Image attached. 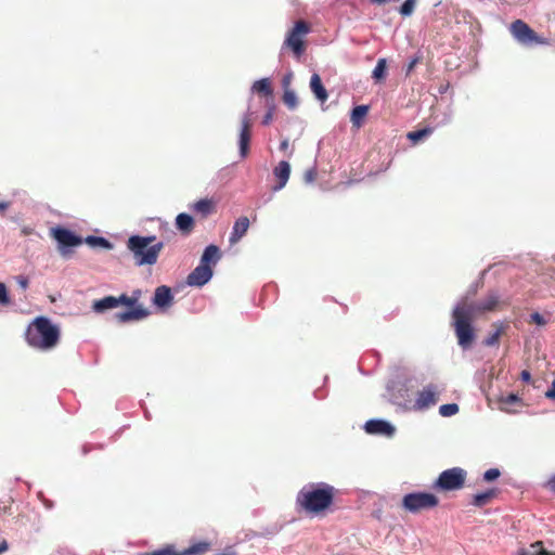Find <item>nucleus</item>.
<instances>
[{
  "mask_svg": "<svg viewBox=\"0 0 555 555\" xmlns=\"http://www.w3.org/2000/svg\"><path fill=\"white\" fill-rule=\"evenodd\" d=\"M457 412H459V405L456 403L442 404L439 408L440 415L444 416V417L453 416Z\"/></svg>",
  "mask_w": 555,
  "mask_h": 555,
  "instance_id": "nucleus-34",
  "label": "nucleus"
},
{
  "mask_svg": "<svg viewBox=\"0 0 555 555\" xmlns=\"http://www.w3.org/2000/svg\"><path fill=\"white\" fill-rule=\"evenodd\" d=\"M25 338L29 346L49 350L57 345L60 330L48 318L38 317L27 327Z\"/></svg>",
  "mask_w": 555,
  "mask_h": 555,
  "instance_id": "nucleus-4",
  "label": "nucleus"
},
{
  "mask_svg": "<svg viewBox=\"0 0 555 555\" xmlns=\"http://www.w3.org/2000/svg\"><path fill=\"white\" fill-rule=\"evenodd\" d=\"M422 61L423 56L421 54H416L415 56H413L406 66L405 75L409 76L413 72L415 66Z\"/></svg>",
  "mask_w": 555,
  "mask_h": 555,
  "instance_id": "nucleus-38",
  "label": "nucleus"
},
{
  "mask_svg": "<svg viewBox=\"0 0 555 555\" xmlns=\"http://www.w3.org/2000/svg\"><path fill=\"white\" fill-rule=\"evenodd\" d=\"M386 68H387L386 60L379 59L377 61V64H376L374 70H373V78L376 80H380V79L385 78Z\"/></svg>",
  "mask_w": 555,
  "mask_h": 555,
  "instance_id": "nucleus-32",
  "label": "nucleus"
},
{
  "mask_svg": "<svg viewBox=\"0 0 555 555\" xmlns=\"http://www.w3.org/2000/svg\"><path fill=\"white\" fill-rule=\"evenodd\" d=\"M150 314L149 310L142 307L133 308L132 310L119 312L116 314V319L121 323L130 321H138L146 318Z\"/></svg>",
  "mask_w": 555,
  "mask_h": 555,
  "instance_id": "nucleus-18",
  "label": "nucleus"
},
{
  "mask_svg": "<svg viewBox=\"0 0 555 555\" xmlns=\"http://www.w3.org/2000/svg\"><path fill=\"white\" fill-rule=\"evenodd\" d=\"M545 397L555 400V379L552 382L551 387L546 390Z\"/></svg>",
  "mask_w": 555,
  "mask_h": 555,
  "instance_id": "nucleus-44",
  "label": "nucleus"
},
{
  "mask_svg": "<svg viewBox=\"0 0 555 555\" xmlns=\"http://www.w3.org/2000/svg\"><path fill=\"white\" fill-rule=\"evenodd\" d=\"M512 36L522 46H546L548 40L538 35L526 22L522 20L514 21L509 26Z\"/></svg>",
  "mask_w": 555,
  "mask_h": 555,
  "instance_id": "nucleus-5",
  "label": "nucleus"
},
{
  "mask_svg": "<svg viewBox=\"0 0 555 555\" xmlns=\"http://www.w3.org/2000/svg\"><path fill=\"white\" fill-rule=\"evenodd\" d=\"M153 304L162 310L168 309L173 304L171 288L166 285L156 287Z\"/></svg>",
  "mask_w": 555,
  "mask_h": 555,
  "instance_id": "nucleus-15",
  "label": "nucleus"
},
{
  "mask_svg": "<svg viewBox=\"0 0 555 555\" xmlns=\"http://www.w3.org/2000/svg\"><path fill=\"white\" fill-rule=\"evenodd\" d=\"M193 209L196 212L201 214L203 217H207L215 210V205L211 199L204 198V199L196 202L193 205Z\"/></svg>",
  "mask_w": 555,
  "mask_h": 555,
  "instance_id": "nucleus-26",
  "label": "nucleus"
},
{
  "mask_svg": "<svg viewBox=\"0 0 555 555\" xmlns=\"http://www.w3.org/2000/svg\"><path fill=\"white\" fill-rule=\"evenodd\" d=\"M292 81H293V73H287L286 75H284V77L282 78L283 91L291 90Z\"/></svg>",
  "mask_w": 555,
  "mask_h": 555,
  "instance_id": "nucleus-41",
  "label": "nucleus"
},
{
  "mask_svg": "<svg viewBox=\"0 0 555 555\" xmlns=\"http://www.w3.org/2000/svg\"><path fill=\"white\" fill-rule=\"evenodd\" d=\"M499 305V296L495 293H490L485 299L477 304L463 300L453 309L452 325L457 343L463 349L470 348L475 340V331L472 325L473 320L478 314L496 310Z\"/></svg>",
  "mask_w": 555,
  "mask_h": 555,
  "instance_id": "nucleus-1",
  "label": "nucleus"
},
{
  "mask_svg": "<svg viewBox=\"0 0 555 555\" xmlns=\"http://www.w3.org/2000/svg\"><path fill=\"white\" fill-rule=\"evenodd\" d=\"M137 301H138V297H129L126 294H121L118 297V306L119 305H124V306H127V307H134Z\"/></svg>",
  "mask_w": 555,
  "mask_h": 555,
  "instance_id": "nucleus-37",
  "label": "nucleus"
},
{
  "mask_svg": "<svg viewBox=\"0 0 555 555\" xmlns=\"http://www.w3.org/2000/svg\"><path fill=\"white\" fill-rule=\"evenodd\" d=\"M550 553L551 552L544 547V543L542 541H535L528 547H520L517 551V555H550Z\"/></svg>",
  "mask_w": 555,
  "mask_h": 555,
  "instance_id": "nucleus-22",
  "label": "nucleus"
},
{
  "mask_svg": "<svg viewBox=\"0 0 555 555\" xmlns=\"http://www.w3.org/2000/svg\"><path fill=\"white\" fill-rule=\"evenodd\" d=\"M10 302L8 288L4 283L0 282V306H8Z\"/></svg>",
  "mask_w": 555,
  "mask_h": 555,
  "instance_id": "nucleus-36",
  "label": "nucleus"
},
{
  "mask_svg": "<svg viewBox=\"0 0 555 555\" xmlns=\"http://www.w3.org/2000/svg\"><path fill=\"white\" fill-rule=\"evenodd\" d=\"M9 545L4 539H0V554L8 550Z\"/></svg>",
  "mask_w": 555,
  "mask_h": 555,
  "instance_id": "nucleus-46",
  "label": "nucleus"
},
{
  "mask_svg": "<svg viewBox=\"0 0 555 555\" xmlns=\"http://www.w3.org/2000/svg\"><path fill=\"white\" fill-rule=\"evenodd\" d=\"M337 490L326 482L308 483L300 489L296 504L310 514L325 512L333 504Z\"/></svg>",
  "mask_w": 555,
  "mask_h": 555,
  "instance_id": "nucleus-2",
  "label": "nucleus"
},
{
  "mask_svg": "<svg viewBox=\"0 0 555 555\" xmlns=\"http://www.w3.org/2000/svg\"><path fill=\"white\" fill-rule=\"evenodd\" d=\"M501 475L500 470L498 468H490L488 470L485 472L483 474V480L486 481H493L495 480L496 478H499Z\"/></svg>",
  "mask_w": 555,
  "mask_h": 555,
  "instance_id": "nucleus-39",
  "label": "nucleus"
},
{
  "mask_svg": "<svg viewBox=\"0 0 555 555\" xmlns=\"http://www.w3.org/2000/svg\"><path fill=\"white\" fill-rule=\"evenodd\" d=\"M16 282L22 289H27L29 282L26 276H24V275L16 276Z\"/></svg>",
  "mask_w": 555,
  "mask_h": 555,
  "instance_id": "nucleus-43",
  "label": "nucleus"
},
{
  "mask_svg": "<svg viewBox=\"0 0 555 555\" xmlns=\"http://www.w3.org/2000/svg\"><path fill=\"white\" fill-rule=\"evenodd\" d=\"M520 398L515 393H508L507 396H502L499 400L501 404V410L509 412V406L519 402Z\"/></svg>",
  "mask_w": 555,
  "mask_h": 555,
  "instance_id": "nucleus-31",
  "label": "nucleus"
},
{
  "mask_svg": "<svg viewBox=\"0 0 555 555\" xmlns=\"http://www.w3.org/2000/svg\"><path fill=\"white\" fill-rule=\"evenodd\" d=\"M126 246L132 256L133 263L137 267H143L156 264L165 245L163 242H156L155 235H131Z\"/></svg>",
  "mask_w": 555,
  "mask_h": 555,
  "instance_id": "nucleus-3",
  "label": "nucleus"
},
{
  "mask_svg": "<svg viewBox=\"0 0 555 555\" xmlns=\"http://www.w3.org/2000/svg\"><path fill=\"white\" fill-rule=\"evenodd\" d=\"M251 138V118L246 114L242 119V128L240 131V155L245 158L249 153V143Z\"/></svg>",
  "mask_w": 555,
  "mask_h": 555,
  "instance_id": "nucleus-12",
  "label": "nucleus"
},
{
  "mask_svg": "<svg viewBox=\"0 0 555 555\" xmlns=\"http://www.w3.org/2000/svg\"><path fill=\"white\" fill-rule=\"evenodd\" d=\"M210 542L198 541L182 551H177L175 545L167 544L163 548L153 552H146L141 555H205L210 551Z\"/></svg>",
  "mask_w": 555,
  "mask_h": 555,
  "instance_id": "nucleus-10",
  "label": "nucleus"
},
{
  "mask_svg": "<svg viewBox=\"0 0 555 555\" xmlns=\"http://www.w3.org/2000/svg\"><path fill=\"white\" fill-rule=\"evenodd\" d=\"M249 228V219L247 217H240L233 225L230 243L236 244L247 232Z\"/></svg>",
  "mask_w": 555,
  "mask_h": 555,
  "instance_id": "nucleus-17",
  "label": "nucleus"
},
{
  "mask_svg": "<svg viewBox=\"0 0 555 555\" xmlns=\"http://www.w3.org/2000/svg\"><path fill=\"white\" fill-rule=\"evenodd\" d=\"M253 91L266 96L272 95V88L268 78L257 80L253 85Z\"/></svg>",
  "mask_w": 555,
  "mask_h": 555,
  "instance_id": "nucleus-27",
  "label": "nucleus"
},
{
  "mask_svg": "<svg viewBox=\"0 0 555 555\" xmlns=\"http://www.w3.org/2000/svg\"><path fill=\"white\" fill-rule=\"evenodd\" d=\"M503 333V327L500 325L496 327V330L490 334L483 341L486 346H495L499 344L500 337Z\"/></svg>",
  "mask_w": 555,
  "mask_h": 555,
  "instance_id": "nucleus-35",
  "label": "nucleus"
},
{
  "mask_svg": "<svg viewBox=\"0 0 555 555\" xmlns=\"http://www.w3.org/2000/svg\"><path fill=\"white\" fill-rule=\"evenodd\" d=\"M417 4V0H405L399 8V13L402 16H410L414 12Z\"/></svg>",
  "mask_w": 555,
  "mask_h": 555,
  "instance_id": "nucleus-33",
  "label": "nucleus"
},
{
  "mask_svg": "<svg viewBox=\"0 0 555 555\" xmlns=\"http://www.w3.org/2000/svg\"><path fill=\"white\" fill-rule=\"evenodd\" d=\"M310 24L300 20L288 31L284 46L289 48L295 56L300 57L306 51L304 38L310 33Z\"/></svg>",
  "mask_w": 555,
  "mask_h": 555,
  "instance_id": "nucleus-8",
  "label": "nucleus"
},
{
  "mask_svg": "<svg viewBox=\"0 0 555 555\" xmlns=\"http://www.w3.org/2000/svg\"><path fill=\"white\" fill-rule=\"evenodd\" d=\"M530 323H534L537 325L543 326L546 324V321L542 314H540L539 312H533L530 315Z\"/></svg>",
  "mask_w": 555,
  "mask_h": 555,
  "instance_id": "nucleus-40",
  "label": "nucleus"
},
{
  "mask_svg": "<svg viewBox=\"0 0 555 555\" xmlns=\"http://www.w3.org/2000/svg\"><path fill=\"white\" fill-rule=\"evenodd\" d=\"M547 486H548V488H550L553 492H555V476H553V477L548 480Z\"/></svg>",
  "mask_w": 555,
  "mask_h": 555,
  "instance_id": "nucleus-48",
  "label": "nucleus"
},
{
  "mask_svg": "<svg viewBox=\"0 0 555 555\" xmlns=\"http://www.w3.org/2000/svg\"><path fill=\"white\" fill-rule=\"evenodd\" d=\"M365 431L371 435H382L391 437L395 434V427L383 420H370L365 423Z\"/></svg>",
  "mask_w": 555,
  "mask_h": 555,
  "instance_id": "nucleus-14",
  "label": "nucleus"
},
{
  "mask_svg": "<svg viewBox=\"0 0 555 555\" xmlns=\"http://www.w3.org/2000/svg\"><path fill=\"white\" fill-rule=\"evenodd\" d=\"M212 276V269L210 266L199 263L186 278V283L190 286H203Z\"/></svg>",
  "mask_w": 555,
  "mask_h": 555,
  "instance_id": "nucleus-11",
  "label": "nucleus"
},
{
  "mask_svg": "<svg viewBox=\"0 0 555 555\" xmlns=\"http://www.w3.org/2000/svg\"><path fill=\"white\" fill-rule=\"evenodd\" d=\"M369 113V106L366 105H358L351 111L350 120L352 126L356 128H361L364 121L365 116Z\"/></svg>",
  "mask_w": 555,
  "mask_h": 555,
  "instance_id": "nucleus-24",
  "label": "nucleus"
},
{
  "mask_svg": "<svg viewBox=\"0 0 555 555\" xmlns=\"http://www.w3.org/2000/svg\"><path fill=\"white\" fill-rule=\"evenodd\" d=\"M220 259V250L219 247L216 245H209L205 248L202 258L201 263L210 266V263L215 264Z\"/></svg>",
  "mask_w": 555,
  "mask_h": 555,
  "instance_id": "nucleus-23",
  "label": "nucleus"
},
{
  "mask_svg": "<svg viewBox=\"0 0 555 555\" xmlns=\"http://www.w3.org/2000/svg\"><path fill=\"white\" fill-rule=\"evenodd\" d=\"M520 378L521 380L524 382H530L531 380V374L529 371L527 370H524L521 373H520Z\"/></svg>",
  "mask_w": 555,
  "mask_h": 555,
  "instance_id": "nucleus-45",
  "label": "nucleus"
},
{
  "mask_svg": "<svg viewBox=\"0 0 555 555\" xmlns=\"http://www.w3.org/2000/svg\"><path fill=\"white\" fill-rule=\"evenodd\" d=\"M9 206H10L9 202H0V215H3Z\"/></svg>",
  "mask_w": 555,
  "mask_h": 555,
  "instance_id": "nucleus-47",
  "label": "nucleus"
},
{
  "mask_svg": "<svg viewBox=\"0 0 555 555\" xmlns=\"http://www.w3.org/2000/svg\"><path fill=\"white\" fill-rule=\"evenodd\" d=\"M433 133V128L426 127L420 130L410 131L406 137L413 143L417 144L423 139L427 138Z\"/></svg>",
  "mask_w": 555,
  "mask_h": 555,
  "instance_id": "nucleus-28",
  "label": "nucleus"
},
{
  "mask_svg": "<svg viewBox=\"0 0 555 555\" xmlns=\"http://www.w3.org/2000/svg\"><path fill=\"white\" fill-rule=\"evenodd\" d=\"M86 243L92 247H102L104 249L113 248V244L108 240L101 236L90 235L86 238Z\"/></svg>",
  "mask_w": 555,
  "mask_h": 555,
  "instance_id": "nucleus-29",
  "label": "nucleus"
},
{
  "mask_svg": "<svg viewBox=\"0 0 555 555\" xmlns=\"http://www.w3.org/2000/svg\"><path fill=\"white\" fill-rule=\"evenodd\" d=\"M283 103L289 108L295 109L298 105L297 95L294 90H285L282 96Z\"/></svg>",
  "mask_w": 555,
  "mask_h": 555,
  "instance_id": "nucleus-30",
  "label": "nucleus"
},
{
  "mask_svg": "<svg viewBox=\"0 0 555 555\" xmlns=\"http://www.w3.org/2000/svg\"><path fill=\"white\" fill-rule=\"evenodd\" d=\"M495 495H496L495 489H491V490H487L481 493H477L473 498V504L477 507H482V506L489 504L493 500V498H495Z\"/></svg>",
  "mask_w": 555,
  "mask_h": 555,
  "instance_id": "nucleus-25",
  "label": "nucleus"
},
{
  "mask_svg": "<svg viewBox=\"0 0 555 555\" xmlns=\"http://www.w3.org/2000/svg\"><path fill=\"white\" fill-rule=\"evenodd\" d=\"M310 88L315 98L324 103L328 99L327 91L322 83L321 77L318 74H313L310 79Z\"/></svg>",
  "mask_w": 555,
  "mask_h": 555,
  "instance_id": "nucleus-19",
  "label": "nucleus"
},
{
  "mask_svg": "<svg viewBox=\"0 0 555 555\" xmlns=\"http://www.w3.org/2000/svg\"><path fill=\"white\" fill-rule=\"evenodd\" d=\"M274 109L271 107L262 118V125L268 126L273 119Z\"/></svg>",
  "mask_w": 555,
  "mask_h": 555,
  "instance_id": "nucleus-42",
  "label": "nucleus"
},
{
  "mask_svg": "<svg viewBox=\"0 0 555 555\" xmlns=\"http://www.w3.org/2000/svg\"><path fill=\"white\" fill-rule=\"evenodd\" d=\"M50 233L59 244L60 254L65 258L72 255V247H77L82 244V238L66 228H52Z\"/></svg>",
  "mask_w": 555,
  "mask_h": 555,
  "instance_id": "nucleus-9",
  "label": "nucleus"
},
{
  "mask_svg": "<svg viewBox=\"0 0 555 555\" xmlns=\"http://www.w3.org/2000/svg\"><path fill=\"white\" fill-rule=\"evenodd\" d=\"M288 149V140H283L281 143H280V150L281 151H286Z\"/></svg>",
  "mask_w": 555,
  "mask_h": 555,
  "instance_id": "nucleus-49",
  "label": "nucleus"
},
{
  "mask_svg": "<svg viewBox=\"0 0 555 555\" xmlns=\"http://www.w3.org/2000/svg\"><path fill=\"white\" fill-rule=\"evenodd\" d=\"M467 473L461 467H452L440 473L433 488L441 491H455L464 487Z\"/></svg>",
  "mask_w": 555,
  "mask_h": 555,
  "instance_id": "nucleus-6",
  "label": "nucleus"
},
{
  "mask_svg": "<svg viewBox=\"0 0 555 555\" xmlns=\"http://www.w3.org/2000/svg\"><path fill=\"white\" fill-rule=\"evenodd\" d=\"M440 390L436 385H428L422 391L418 392L415 405L417 409H427L435 405L438 401V395Z\"/></svg>",
  "mask_w": 555,
  "mask_h": 555,
  "instance_id": "nucleus-13",
  "label": "nucleus"
},
{
  "mask_svg": "<svg viewBox=\"0 0 555 555\" xmlns=\"http://www.w3.org/2000/svg\"><path fill=\"white\" fill-rule=\"evenodd\" d=\"M177 229L184 235L190 234L194 229V219L185 212H181L176 218Z\"/></svg>",
  "mask_w": 555,
  "mask_h": 555,
  "instance_id": "nucleus-21",
  "label": "nucleus"
},
{
  "mask_svg": "<svg viewBox=\"0 0 555 555\" xmlns=\"http://www.w3.org/2000/svg\"><path fill=\"white\" fill-rule=\"evenodd\" d=\"M439 504L438 498L433 493L413 492L405 494L402 499V507L413 514L430 509Z\"/></svg>",
  "mask_w": 555,
  "mask_h": 555,
  "instance_id": "nucleus-7",
  "label": "nucleus"
},
{
  "mask_svg": "<svg viewBox=\"0 0 555 555\" xmlns=\"http://www.w3.org/2000/svg\"><path fill=\"white\" fill-rule=\"evenodd\" d=\"M273 175L278 180V184L273 186V190L279 191L286 185V183L289 179V175H291L289 164L285 160L280 162L278 164V166L273 169Z\"/></svg>",
  "mask_w": 555,
  "mask_h": 555,
  "instance_id": "nucleus-16",
  "label": "nucleus"
},
{
  "mask_svg": "<svg viewBox=\"0 0 555 555\" xmlns=\"http://www.w3.org/2000/svg\"><path fill=\"white\" fill-rule=\"evenodd\" d=\"M550 555H555V552H551Z\"/></svg>",
  "mask_w": 555,
  "mask_h": 555,
  "instance_id": "nucleus-50",
  "label": "nucleus"
},
{
  "mask_svg": "<svg viewBox=\"0 0 555 555\" xmlns=\"http://www.w3.org/2000/svg\"><path fill=\"white\" fill-rule=\"evenodd\" d=\"M118 307V297L106 296L102 299L94 300L92 304V309L96 313H103L106 310L114 309Z\"/></svg>",
  "mask_w": 555,
  "mask_h": 555,
  "instance_id": "nucleus-20",
  "label": "nucleus"
}]
</instances>
